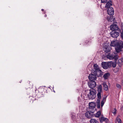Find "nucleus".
Segmentation results:
<instances>
[{
	"label": "nucleus",
	"instance_id": "nucleus-1",
	"mask_svg": "<svg viewBox=\"0 0 123 123\" xmlns=\"http://www.w3.org/2000/svg\"><path fill=\"white\" fill-rule=\"evenodd\" d=\"M111 46L115 47L116 52L118 53L121 51H123V42L120 41L118 42L116 41H112L110 44Z\"/></svg>",
	"mask_w": 123,
	"mask_h": 123
},
{
	"label": "nucleus",
	"instance_id": "nucleus-2",
	"mask_svg": "<svg viewBox=\"0 0 123 123\" xmlns=\"http://www.w3.org/2000/svg\"><path fill=\"white\" fill-rule=\"evenodd\" d=\"M90 92L88 94V97L90 99H93L96 96V91L94 89H90L89 90Z\"/></svg>",
	"mask_w": 123,
	"mask_h": 123
},
{
	"label": "nucleus",
	"instance_id": "nucleus-3",
	"mask_svg": "<svg viewBox=\"0 0 123 123\" xmlns=\"http://www.w3.org/2000/svg\"><path fill=\"white\" fill-rule=\"evenodd\" d=\"M96 104L94 102H91L89 104V111H93L94 112L96 111L95 108Z\"/></svg>",
	"mask_w": 123,
	"mask_h": 123
},
{
	"label": "nucleus",
	"instance_id": "nucleus-4",
	"mask_svg": "<svg viewBox=\"0 0 123 123\" xmlns=\"http://www.w3.org/2000/svg\"><path fill=\"white\" fill-rule=\"evenodd\" d=\"M102 86L101 85H99L97 87V97L98 98L100 99L101 98V94L102 93Z\"/></svg>",
	"mask_w": 123,
	"mask_h": 123
},
{
	"label": "nucleus",
	"instance_id": "nucleus-5",
	"mask_svg": "<svg viewBox=\"0 0 123 123\" xmlns=\"http://www.w3.org/2000/svg\"><path fill=\"white\" fill-rule=\"evenodd\" d=\"M88 85L90 88H93L96 86V84L94 81H90L88 82Z\"/></svg>",
	"mask_w": 123,
	"mask_h": 123
},
{
	"label": "nucleus",
	"instance_id": "nucleus-6",
	"mask_svg": "<svg viewBox=\"0 0 123 123\" xmlns=\"http://www.w3.org/2000/svg\"><path fill=\"white\" fill-rule=\"evenodd\" d=\"M107 58L110 60L114 59L116 61L118 58L117 55H115L112 54H108L107 56Z\"/></svg>",
	"mask_w": 123,
	"mask_h": 123
},
{
	"label": "nucleus",
	"instance_id": "nucleus-7",
	"mask_svg": "<svg viewBox=\"0 0 123 123\" xmlns=\"http://www.w3.org/2000/svg\"><path fill=\"white\" fill-rule=\"evenodd\" d=\"M94 113L92 111H87L85 113V116L88 118H91L92 117Z\"/></svg>",
	"mask_w": 123,
	"mask_h": 123
},
{
	"label": "nucleus",
	"instance_id": "nucleus-8",
	"mask_svg": "<svg viewBox=\"0 0 123 123\" xmlns=\"http://www.w3.org/2000/svg\"><path fill=\"white\" fill-rule=\"evenodd\" d=\"M110 34L112 37L116 38L119 36V33L116 31H112L110 33Z\"/></svg>",
	"mask_w": 123,
	"mask_h": 123
},
{
	"label": "nucleus",
	"instance_id": "nucleus-9",
	"mask_svg": "<svg viewBox=\"0 0 123 123\" xmlns=\"http://www.w3.org/2000/svg\"><path fill=\"white\" fill-rule=\"evenodd\" d=\"M107 12L108 14L109 15H112L114 14V10L112 7H110L108 9Z\"/></svg>",
	"mask_w": 123,
	"mask_h": 123
},
{
	"label": "nucleus",
	"instance_id": "nucleus-10",
	"mask_svg": "<svg viewBox=\"0 0 123 123\" xmlns=\"http://www.w3.org/2000/svg\"><path fill=\"white\" fill-rule=\"evenodd\" d=\"M88 78L90 81H94L96 80V77L95 75H93V74H89L88 76Z\"/></svg>",
	"mask_w": 123,
	"mask_h": 123
},
{
	"label": "nucleus",
	"instance_id": "nucleus-11",
	"mask_svg": "<svg viewBox=\"0 0 123 123\" xmlns=\"http://www.w3.org/2000/svg\"><path fill=\"white\" fill-rule=\"evenodd\" d=\"M111 30L112 31L117 30L118 29V26L116 25L113 24L110 26Z\"/></svg>",
	"mask_w": 123,
	"mask_h": 123
},
{
	"label": "nucleus",
	"instance_id": "nucleus-12",
	"mask_svg": "<svg viewBox=\"0 0 123 123\" xmlns=\"http://www.w3.org/2000/svg\"><path fill=\"white\" fill-rule=\"evenodd\" d=\"M111 49V48L109 46L106 45L104 48V50L106 53L110 52Z\"/></svg>",
	"mask_w": 123,
	"mask_h": 123
},
{
	"label": "nucleus",
	"instance_id": "nucleus-13",
	"mask_svg": "<svg viewBox=\"0 0 123 123\" xmlns=\"http://www.w3.org/2000/svg\"><path fill=\"white\" fill-rule=\"evenodd\" d=\"M112 5V1L111 0H109L105 6V7L106 8L108 9L109 8L111 7L110 6Z\"/></svg>",
	"mask_w": 123,
	"mask_h": 123
},
{
	"label": "nucleus",
	"instance_id": "nucleus-14",
	"mask_svg": "<svg viewBox=\"0 0 123 123\" xmlns=\"http://www.w3.org/2000/svg\"><path fill=\"white\" fill-rule=\"evenodd\" d=\"M102 67L104 69H106L108 68L107 62H102L101 64Z\"/></svg>",
	"mask_w": 123,
	"mask_h": 123
},
{
	"label": "nucleus",
	"instance_id": "nucleus-15",
	"mask_svg": "<svg viewBox=\"0 0 123 123\" xmlns=\"http://www.w3.org/2000/svg\"><path fill=\"white\" fill-rule=\"evenodd\" d=\"M102 85L103 86V87L104 89L106 91L108 90V87L106 83L104 82L103 84Z\"/></svg>",
	"mask_w": 123,
	"mask_h": 123
},
{
	"label": "nucleus",
	"instance_id": "nucleus-16",
	"mask_svg": "<svg viewBox=\"0 0 123 123\" xmlns=\"http://www.w3.org/2000/svg\"><path fill=\"white\" fill-rule=\"evenodd\" d=\"M97 70V75L98 76H100L103 75V72L101 70L99 69Z\"/></svg>",
	"mask_w": 123,
	"mask_h": 123
},
{
	"label": "nucleus",
	"instance_id": "nucleus-17",
	"mask_svg": "<svg viewBox=\"0 0 123 123\" xmlns=\"http://www.w3.org/2000/svg\"><path fill=\"white\" fill-rule=\"evenodd\" d=\"M107 19L108 21L111 22L114 20L115 18L112 16H108L107 17Z\"/></svg>",
	"mask_w": 123,
	"mask_h": 123
},
{
	"label": "nucleus",
	"instance_id": "nucleus-18",
	"mask_svg": "<svg viewBox=\"0 0 123 123\" xmlns=\"http://www.w3.org/2000/svg\"><path fill=\"white\" fill-rule=\"evenodd\" d=\"M110 74L109 73H107L103 75V77L106 80L107 79L108 77L109 76Z\"/></svg>",
	"mask_w": 123,
	"mask_h": 123
},
{
	"label": "nucleus",
	"instance_id": "nucleus-19",
	"mask_svg": "<svg viewBox=\"0 0 123 123\" xmlns=\"http://www.w3.org/2000/svg\"><path fill=\"white\" fill-rule=\"evenodd\" d=\"M101 114V113L100 111H99L97 112L94 115L95 117H99Z\"/></svg>",
	"mask_w": 123,
	"mask_h": 123
},
{
	"label": "nucleus",
	"instance_id": "nucleus-20",
	"mask_svg": "<svg viewBox=\"0 0 123 123\" xmlns=\"http://www.w3.org/2000/svg\"><path fill=\"white\" fill-rule=\"evenodd\" d=\"M90 123H98V122L95 119H91L90 121Z\"/></svg>",
	"mask_w": 123,
	"mask_h": 123
},
{
	"label": "nucleus",
	"instance_id": "nucleus-21",
	"mask_svg": "<svg viewBox=\"0 0 123 123\" xmlns=\"http://www.w3.org/2000/svg\"><path fill=\"white\" fill-rule=\"evenodd\" d=\"M105 118L103 116H101V117L99 118V120L100 122L101 123H102L104 121Z\"/></svg>",
	"mask_w": 123,
	"mask_h": 123
},
{
	"label": "nucleus",
	"instance_id": "nucleus-22",
	"mask_svg": "<svg viewBox=\"0 0 123 123\" xmlns=\"http://www.w3.org/2000/svg\"><path fill=\"white\" fill-rule=\"evenodd\" d=\"M107 63L108 68L112 66V62H107Z\"/></svg>",
	"mask_w": 123,
	"mask_h": 123
},
{
	"label": "nucleus",
	"instance_id": "nucleus-23",
	"mask_svg": "<svg viewBox=\"0 0 123 123\" xmlns=\"http://www.w3.org/2000/svg\"><path fill=\"white\" fill-rule=\"evenodd\" d=\"M93 66L95 69L96 70H97L99 69L98 67V66L97 64H94V65Z\"/></svg>",
	"mask_w": 123,
	"mask_h": 123
},
{
	"label": "nucleus",
	"instance_id": "nucleus-24",
	"mask_svg": "<svg viewBox=\"0 0 123 123\" xmlns=\"http://www.w3.org/2000/svg\"><path fill=\"white\" fill-rule=\"evenodd\" d=\"M116 120L118 122V123H122V121L121 119L118 117H117L116 118Z\"/></svg>",
	"mask_w": 123,
	"mask_h": 123
},
{
	"label": "nucleus",
	"instance_id": "nucleus-25",
	"mask_svg": "<svg viewBox=\"0 0 123 123\" xmlns=\"http://www.w3.org/2000/svg\"><path fill=\"white\" fill-rule=\"evenodd\" d=\"M117 64V63L116 62H112V66L113 68H115L116 67Z\"/></svg>",
	"mask_w": 123,
	"mask_h": 123
},
{
	"label": "nucleus",
	"instance_id": "nucleus-26",
	"mask_svg": "<svg viewBox=\"0 0 123 123\" xmlns=\"http://www.w3.org/2000/svg\"><path fill=\"white\" fill-rule=\"evenodd\" d=\"M116 87L118 89H120L121 88V86L118 84L117 83L116 84Z\"/></svg>",
	"mask_w": 123,
	"mask_h": 123
},
{
	"label": "nucleus",
	"instance_id": "nucleus-27",
	"mask_svg": "<svg viewBox=\"0 0 123 123\" xmlns=\"http://www.w3.org/2000/svg\"><path fill=\"white\" fill-rule=\"evenodd\" d=\"M123 62L122 60L121 59H119L118 61V63L121 64Z\"/></svg>",
	"mask_w": 123,
	"mask_h": 123
},
{
	"label": "nucleus",
	"instance_id": "nucleus-28",
	"mask_svg": "<svg viewBox=\"0 0 123 123\" xmlns=\"http://www.w3.org/2000/svg\"><path fill=\"white\" fill-rule=\"evenodd\" d=\"M105 102L103 101H102L101 102V106L102 107L105 103Z\"/></svg>",
	"mask_w": 123,
	"mask_h": 123
},
{
	"label": "nucleus",
	"instance_id": "nucleus-29",
	"mask_svg": "<svg viewBox=\"0 0 123 123\" xmlns=\"http://www.w3.org/2000/svg\"><path fill=\"white\" fill-rule=\"evenodd\" d=\"M93 73V75H95L96 76V75H97V70H95L94 71Z\"/></svg>",
	"mask_w": 123,
	"mask_h": 123
},
{
	"label": "nucleus",
	"instance_id": "nucleus-30",
	"mask_svg": "<svg viewBox=\"0 0 123 123\" xmlns=\"http://www.w3.org/2000/svg\"><path fill=\"white\" fill-rule=\"evenodd\" d=\"M107 1L108 0H101V2L102 3H106Z\"/></svg>",
	"mask_w": 123,
	"mask_h": 123
},
{
	"label": "nucleus",
	"instance_id": "nucleus-31",
	"mask_svg": "<svg viewBox=\"0 0 123 123\" xmlns=\"http://www.w3.org/2000/svg\"><path fill=\"white\" fill-rule=\"evenodd\" d=\"M100 99H97V102H96V104H100Z\"/></svg>",
	"mask_w": 123,
	"mask_h": 123
},
{
	"label": "nucleus",
	"instance_id": "nucleus-32",
	"mask_svg": "<svg viewBox=\"0 0 123 123\" xmlns=\"http://www.w3.org/2000/svg\"><path fill=\"white\" fill-rule=\"evenodd\" d=\"M104 119L105 120L104 121H105V123H107L108 122V120L107 118H105Z\"/></svg>",
	"mask_w": 123,
	"mask_h": 123
},
{
	"label": "nucleus",
	"instance_id": "nucleus-33",
	"mask_svg": "<svg viewBox=\"0 0 123 123\" xmlns=\"http://www.w3.org/2000/svg\"><path fill=\"white\" fill-rule=\"evenodd\" d=\"M116 110L115 109H114L112 111V112L114 114H116Z\"/></svg>",
	"mask_w": 123,
	"mask_h": 123
},
{
	"label": "nucleus",
	"instance_id": "nucleus-34",
	"mask_svg": "<svg viewBox=\"0 0 123 123\" xmlns=\"http://www.w3.org/2000/svg\"><path fill=\"white\" fill-rule=\"evenodd\" d=\"M97 106V107L98 108H99L100 107V104H96Z\"/></svg>",
	"mask_w": 123,
	"mask_h": 123
},
{
	"label": "nucleus",
	"instance_id": "nucleus-35",
	"mask_svg": "<svg viewBox=\"0 0 123 123\" xmlns=\"http://www.w3.org/2000/svg\"><path fill=\"white\" fill-rule=\"evenodd\" d=\"M106 97H104L103 98V99L102 101H104V102H105V101L106 100Z\"/></svg>",
	"mask_w": 123,
	"mask_h": 123
},
{
	"label": "nucleus",
	"instance_id": "nucleus-36",
	"mask_svg": "<svg viewBox=\"0 0 123 123\" xmlns=\"http://www.w3.org/2000/svg\"><path fill=\"white\" fill-rule=\"evenodd\" d=\"M121 27L122 30L123 32V22L122 23Z\"/></svg>",
	"mask_w": 123,
	"mask_h": 123
},
{
	"label": "nucleus",
	"instance_id": "nucleus-37",
	"mask_svg": "<svg viewBox=\"0 0 123 123\" xmlns=\"http://www.w3.org/2000/svg\"><path fill=\"white\" fill-rule=\"evenodd\" d=\"M72 119H74L75 118V116L74 115H72Z\"/></svg>",
	"mask_w": 123,
	"mask_h": 123
},
{
	"label": "nucleus",
	"instance_id": "nucleus-38",
	"mask_svg": "<svg viewBox=\"0 0 123 123\" xmlns=\"http://www.w3.org/2000/svg\"><path fill=\"white\" fill-rule=\"evenodd\" d=\"M44 9H42V11H44Z\"/></svg>",
	"mask_w": 123,
	"mask_h": 123
},
{
	"label": "nucleus",
	"instance_id": "nucleus-39",
	"mask_svg": "<svg viewBox=\"0 0 123 123\" xmlns=\"http://www.w3.org/2000/svg\"><path fill=\"white\" fill-rule=\"evenodd\" d=\"M45 17H46L47 16V15L46 14H45Z\"/></svg>",
	"mask_w": 123,
	"mask_h": 123
},
{
	"label": "nucleus",
	"instance_id": "nucleus-40",
	"mask_svg": "<svg viewBox=\"0 0 123 123\" xmlns=\"http://www.w3.org/2000/svg\"><path fill=\"white\" fill-rule=\"evenodd\" d=\"M122 84L123 86V81H122Z\"/></svg>",
	"mask_w": 123,
	"mask_h": 123
}]
</instances>
